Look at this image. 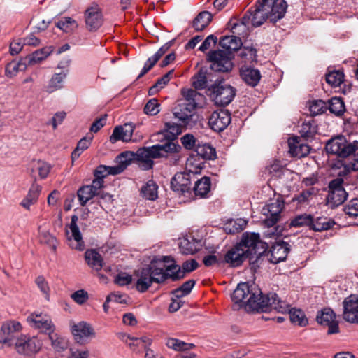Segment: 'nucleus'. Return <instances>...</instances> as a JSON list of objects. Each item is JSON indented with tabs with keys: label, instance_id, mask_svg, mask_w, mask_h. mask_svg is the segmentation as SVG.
<instances>
[{
	"label": "nucleus",
	"instance_id": "680f3d73",
	"mask_svg": "<svg viewBox=\"0 0 358 358\" xmlns=\"http://www.w3.org/2000/svg\"><path fill=\"white\" fill-rule=\"evenodd\" d=\"M343 210L349 217H358V199H352L344 206Z\"/></svg>",
	"mask_w": 358,
	"mask_h": 358
},
{
	"label": "nucleus",
	"instance_id": "2eb2a0df",
	"mask_svg": "<svg viewBox=\"0 0 358 358\" xmlns=\"http://www.w3.org/2000/svg\"><path fill=\"white\" fill-rule=\"evenodd\" d=\"M192 176H194L192 172L177 173L171 181V189L176 192L184 194L189 192L191 189Z\"/></svg>",
	"mask_w": 358,
	"mask_h": 358
},
{
	"label": "nucleus",
	"instance_id": "5701e85b",
	"mask_svg": "<svg viewBox=\"0 0 358 358\" xmlns=\"http://www.w3.org/2000/svg\"><path fill=\"white\" fill-rule=\"evenodd\" d=\"M264 1L268 3L270 0H264ZM271 2L268 9V15H269V20L275 23L285 16L287 4L285 0H271Z\"/></svg>",
	"mask_w": 358,
	"mask_h": 358
},
{
	"label": "nucleus",
	"instance_id": "a878e982",
	"mask_svg": "<svg viewBox=\"0 0 358 358\" xmlns=\"http://www.w3.org/2000/svg\"><path fill=\"white\" fill-rule=\"evenodd\" d=\"M194 110L193 105L181 103L174 108L173 115L183 126H187L193 116Z\"/></svg>",
	"mask_w": 358,
	"mask_h": 358
},
{
	"label": "nucleus",
	"instance_id": "9d476101",
	"mask_svg": "<svg viewBox=\"0 0 358 358\" xmlns=\"http://www.w3.org/2000/svg\"><path fill=\"white\" fill-rule=\"evenodd\" d=\"M21 324L16 320H7L2 323L0 329V343L13 346L18 334L22 331Z\"/></svg>",
	"mask_w": 358,
	"mask_h": 358
},
{
	"label": "nucleus",
	"instance_id": "8fccbe9b",
	"mask_svg": "<svg viewBox=\"0 0 358 358\" xmlns=\"http://www.w3.org/2000/svg\"><path fill=\"white\" fill-rule=\"evenodd\" d=\"M166 345L176 351L188 350L194 347V345L192 343H187L179 339L173 338H169L166 340Z\"/></svg>",
	"mask_w": 358,
	"mask_h": 358
},
{
	"label": "nucleus",
	"instance_id": "c9c22d12",
	"mask_svg": "<svg viewBox=\"0 0 358 358\" xmlns=\"http://www.w3.org/2000/svg\"><path fill=\"white\" fill-rule=\"evenodd\" d=\"M182 94L185 99L183 103L185 104L193 105L194 109L198 106L199 102L203 99V96L201 94L192 89H183Z\"/></svg>",
	"mask_w": 358,
	"mask_h": 358
},
{
	"label": "nucleus",
	"instance_id": "0eeeda50",
	"mask_svg": "<svg viewBox=\"0 0 358 358\" xmlns=\"http://www.w3.org/2000/svg\"><path fill=\"white\" fill-rule=\"evenodd\" d=\"M211 97L217 106L229 105L236 95V90L224 80L215 82L210 87Z\"/></svg>",
	"mask_w": 358,
	"mask_h": 358
},
{
	"label": "nucleus",
	"instance_id": "a211bd4d",
	"mask_svg": "<svg viewBox=\"0 0 358 358\" xmlns=\"http://www.w3.org/2000/svg\"><path fill=\"white\" fill-rule=\"evenodd\" d=\"M343 318L351 323H358V296L350 295L343 301Z\"/></svg>",
	"mask_w": 358,
	"mask_h": 358
},
{
	"label": "nucleus",
	"instance_id": "f03ea898",
	"mask_svg": "<svg viewBox=\"0 0 358 358\" xmlns=\"http://www.w3.org/2000/svg\"><path fill=\"white\" fill-rule=\"evenodd\" d=\"M172 261L169 256L162 259H155L148 265L134 271V275L136 278V289L141 293L146 292L153 283H162L169 278L167 271L171 269L166 267V262Z\"/></svg>",
	"mask_w": 358,
	"mask_h": 358
},
{
	"label": "nucleus",
	"instance_id": "49530a36",
	"mask_svg": "<svg viewBox=\"0 0 358 358\" xmlns=\"http://www.w3.org/2000/svg\"><path fill=\"white\" fill-rule=\"evenodd\" d=\"M48 338L51 341L52 347L57 352H60L67 348L68 344L66 340L59 336L55 331L48 334Z\"/></svg>",
	"mask_w": 358,
	"mask_h": 358
},
{
	"label": "nucleus",
	"instance_id": "393cba45",
	"mask_svg": "<svg viewBox=\"0 0 358 358\" xmlns=\"http://www.w3.org/2000/svg\"><path fill=\"white\" fill-rule=\"evenodd\" d=\"M289 252V245L287 243L284 241L275 243L269 251L271 255L270 262L273 264H277L285 260Z\"/></svg>",
	"mask_w": 358,
	"mask_h": 358
},
{
	"label": "nucleus",
	"instance_id": "ddd939ff",
	"mask_svg": "<svg viewBox=\"0 0 358 358\" xmlns=\"http://www.w3.org/2000/svg\"><path fill=\"white\" fill-rule=\"evenodd\" d=\"M170 259L172 261H168V262H166V267H171V269L167 271V273L169 278H171L173 280H178L183 278L186 273L193 271L198 267L197 262L195 259H191L190 261H186L182 264V269L181 270L178 265L174 264V260L171 257Z\"/></svg>",
	"mask_w": 358,
	"mask_h": 358
},
{
	"label": "nucleus",
	"instance_id": "c85d7f7f",
	"mask_svg": "<svg viewBox=\"0 0 358 358\" xmlns=\"http://www.w3.org/2000/svg\"><path fill=\"white\" fill-rule=\"evenodd\" d=\"M241 45L240 38L234 35L223 36L220 41V45L223 48L222 50L231 52L232 56L233 52L238 50Z\"/></svg>",
	"mask_w": 358,
	"mask_h": 358
},
{
	"label": "nucleus",
	"instance_id": "052dcab7",
	"mask_svg": "<svg viewBox=\"0 0 358 358\" xmlns=\"http://www.w3.org/2000/svg\"><path fill=\"white\" fill-rule=\"evenodd\" d=\"M344 74L339 71H334L326 76V81L333 87H338L343 83Z\"/></svg>",
	"mask_w": 358,
	"mask_h": 358
},
{
	"label": "nucleus",
	"instance_id": "79ce46f5",
	"mask_svg": "<svg viewBox=\"0 0 358 358\" xmlns=\"http://www.w3.org/2000/svg\"><path fill=\"white\" fill-rule=\"evenodd\" d=\"M212 20V15L208 11L201 12L194 20L193 27L196 31L204 29Z\"/></svg>",
	"mask_w": 358,
	"mask_h": 358
},
{
	"label": "nucleus",
	"instance_id": "f8f14e48",
	"mask_svg": "<svg viewBox=\"0 0 358 358\" xmlns=\"http://www.w3.org/2000/svg\"><path fill=\"white\" fill-rule=\"evenodd\" d=\"M271 1L265 3L264 0H259L257 3L254 10L250 9L245 14L250 16V24L252 27L261 26L267 19L269 20L268 15V9L271 5Z\"/></svg>",
	"mask_w": 358,
	"mask_h": 358
},
{
	"label": "nucleus",
	"instance_id": "3c124183",
	"mask_svg": "<svg viewBox=\"0 0 358 358\" xmlns=\"http://www.w3.org/2000/svg\"><path fill=\"white\" fill-rule=\"evenodd\" d=\"M313 222V216L306 213L296 215L290 222V226L294 227H309Z\"/></svg>",
	"mask_w": 358,
	"mask_h": 358
},
{
	"label": "nucleus",
	"instance_id": "864d4df0",
	"mask_svg": "<svg viewBox=\"0 0 358 358\" xmlns=\"http://www.w3.org/2000/svg\"><path fill=\"white\" fill-rule=\"evenodd\" d=\"M299 133L301 136L305 138L313 137V136L317 133V127L315 122L313 120L303 122L301 126Z\"/></svg>",
	"mask_w": 358,
	"mask_h": 358
},
{
	"label": "nucleus",
	"instance_id": "20e7f679",
	"mask_svg": "<svg viewBox=\"0 0 358 358\" xmlns=\"http://www.w3.org/2000/svg\"><path fill=\"white\" fill-rule=\"evenodd\" d=\"M237 244L249 257L251 264L258 263L267 250L266 244L260 240L259 234L256 233L243 234L240 242Z\"/></svg>",
	"mask_w": 358,
	"mask_h": 358
},
{
	"label": "nucleus",
	"instance_id": "4c0bfd02",
	"mask_svg": "<svg viewBox=\"0 0 358 358\" xmlns=\"http://www.w3.org/2000/svg\"><path fill=\"white\" fill-rule=\"evenodd\" d=\"M327 103V110L336 116H341L345 111V103L341 98L333 97Z\"/></svg>",
	"mask_w": 358,
	"mask_h": 358
},
{
	"label": "nucleus",
	"instance_id": "dca6fc26",
	"mask_svg": "<svg viewBox=\"0 0 358 358\" xmlns=\"http://www.w3.org/2000/svg\"><path fill=\"white\" fill-rule=\"evenodd\" d=\"M231 122V115L227 110L213 112L209 117V126L215 131L224 130Z\"/></svg>",
	"mask_w": 358,
	"mask_h": 358
},
{
	"label": "nucleus",
	"instance_id": "6e6552de",
	"mask_svg": "<svg viewBox=\"0 0 358 358\" xmlns=\"http://www.w3.org/2000/svg\"><path fill=\"white\" fill-rule=\"evenodd\" d=\"M233 56L231 52L224 50L209 52L208 59L210 62V69L216 72H229L233 69Z\"/></svg>",
	"mask_w": 358,
	"mask_h": 358
},
{
	"label": "nucleus",
	"instance_id": "de8ad7c7",
	"mask_svg": "<svg viewBox=\"0 0 358 358\" xmlns=\"http://www.w3.org/2000/svg\"><path fill=\"white\" fill-rule=\"evenodd\" d=\"M119 164L113 166H108L110 171L109 175H117L122 173L130 164L131 159L127 158L126 153H122L118 157Z\"/></svg>",
	"mask_w": 358,
	"mask_h": 358
},
{
	"label": "nucleus",
	"instance_id": "423d86ee",
	"mask_svg": "<svg viewBox=\"0 0 358 358\" xmlns=\"http://www.w3.org/2000/svg\"><path fill=\"white\" fill-rule=\"evenodd\" d=\"M43 343L38 336L21 335L13 346L16 352L23 356L34 357L41 349Z\"/></svg>",
	"mask_w": 358,
	"mask_h": 358
},
{
	"label": "nucleus",
	"instance_id": "7ed1b4c3",
	"mask_svg": "<svg viewBox=\"0 0 358 358\" xmlns=\"http://www.w3.org/2000/svg\"><path fill=\"white\" fill-rule=\"evenodd\" d=\"M180 150L181 147L179 145L167 141L164 144L138 149L135 154V159L139 162L143 169L148 170L153 166V159L167 157L168 154L178 153Z\"/></svg>",
	"mask_w": 358,
	"mask_h": 358
},
{
	"label": "nucleus",
	"instance_id": "774afa93",
	"mask_svg": "<svg viewBox=\"0 0 358 358\" xmlns=\"http://www.w3.org/2000/svg\"><path fill=\"white\" fill-rule=\"evenodd\" d=\"M71 298L76 303L82 305L88 300L89 296L84 289H79L71 294Z\"/></svg>",
	"mask_w": 358,
	"mask_h": 358
},
{
	"label": "nucleus",
	"instance_id": "39448f33",
	"mask_svg": "<svg viewBox=\"0 0 358 358\" xmlns=\"http://www.w3.org/2000/svg\"><path fill=\"white\" fill-rule=\"evenodd\" d=\"M284 207V202L277 199L263 208L262 213L266 217L264 223L268 228L264 233L265 236L273 237L278 234L275 225L280 221Z\"/></svg>",
	"mask_w": 358,
	"mask_h": 358
},
{
	"label": "nucleus",
	"instance_id": "603ef678",
	"mask_svg": "<svg viewBox=\"0 0 358 358\" xmlns=\"http://www.w3.org/2000/svg\"><path fill=\"white\" fill-rule=\"evenodd\" d=\"M173 73V69L170 70L162 78H159L155 84L149 89V94H154L157 93L159 90L162 89L170 81Z\"/></svg>",
	"mask_w": 358,
	"mask_h": 358
},
{
	"label": "nucleus",
	"instance_id": "58836bf2",
	"mask_svg": "<svg viewBox=\"0 0 358 358\" xmlns=\"http://www.w3.org/2000/svg\"><path fill=\"white\" fill-rule=\"evenodd\" d=\"M27 60L22 59L19 61H12L6 66V75L13 78L15 76L19 71H24L27 69Z\"/></svg>",
	"mask_w": 358,
	"mask_h": 358
},
{
	"label": "nucleus",
	"instance_id": "13d9d810",
	"mask_svg": "<svg viewBox=\"0 0 358 358\" xmlns=\"http://www.w3.org/2000/svg\"><path fill=\"white\" fill-rule=\"evenodd\" d=\"M194 285L195 281L194 280H189L185 282L180 287L176 289L173 294L178 299L182 298L190 293Z\"/></svg>",
	"mask_w": 358,
	"mask_h": 358
},
{
	"label": "nucleus",
	"instance_id": "09e8293b",
	"mask_svg": "<svg viewBox=\"0 0 358 358\" xmlns=\"http://www.w3.org/2000/svg\"><path fill=\"white\" fill-rule=\"evenodd\" d=\"M92 136H85L79 141L76 148L71 153V159L73 161L78 159L81 153L89 148L92 143Z\"/></svg>",
	"mask_w": 358,
	"mask_h": 358
},
{
	"label": "nucleus",
	"instance_id": "a19ab883",
	"mask_svg": "<svg viewBox=\"0 0 358 358\" xmlns=\"http://www.w3.org/2000/svg\"><path fill=\"white\" fill-rule=\"evenodd\" d=\"M238 56L244 63H252L257 60V50L251 46H243L238 49Z\"/></svg>",
	"mask_w": 358,
	"mask_h": 358
},
{
	"label": "nucleus",
	"instance_id": "338daca9",
	"mask_svg": "<svg viewBox=\"0 0 358 358\" xmlns=\"http://www.w3.org/2000/svg\"><path fill=\"white\" fill-rule=\"evenodd\" d=\"M207 78L203 72H199L194 78L192 85L195 89H204L206 87Z\"/></svg>",
	"mask_w": 358,
	"mask_h": 358
},
{
	"label": "nucleus",
	"instance_id": "473e14b6",
	"mask_svg": "<svg viewBox=\"0 0 358 358\" xmlns=\"http://www.w3.org/2000/svg\"><path fill=\"white\" fill-rule=\"evenodd\" d=\"M210 187V178L209 177L204 176L195 182L193 190L196 196L205 197L209 193Z\"/></svg>",
	"mask_w": 358,
	"mask_h": 358
},
{
	"label": "nucleus",
	"instance_id": "0e129e2a",
	"mask_svg": "<svg viewBox=\"0 0 358 358\" xmlns=\"http://www.w3.org/2000/svg\"><path fill=\"white\" fill-rule=\"evenodd\" d=\"M34 168L38 171L40 178L44 179L49 174L51 166L47 162L38 161L34 164Z\"/></svg>",
	"mask_w": 358,
	"mask_h": 358
},
{
	"label": "nucleus",
	"instance_id": "6e6d98bb",
	"mask_svg": "<svg viewBox=\"0 0 358 358\" xmlns=\"http://www.w3.org/2000/svg\"><path fill=\"white\" fill-rule=\"evenodd\" d=\"M309 110L313 116L323 114L327 110V103L320 99L313 101L310 103Z\"/></svg>",
	"mask_w": 358,
	"mask_h": 358
},
{
	"label": "nucleus",
	"instance_id": "f704fd0d",
	"mask_svg": "<svg viewBox=\"0 0 358 358\" xmlns=\"http://www.w3.org/2000/svg\"><path fill=\"white\" fill-rule=\"evenodd\" d=\"M334 224V220L326 217H318L315 219L313 217L310 229L315 231H322L331 229Z\"/></svg>",
	"mask_w": 358,
	"mask_h": 358
},
{
	"label": "nucleus",
	"instance_id": "c03bdc74",
	"mask_svg": "<svg viewBox=\"0 0 358 358\" xmlns=\"http://www.w3.org/2000/svg\"><path fill=\"white\" fill-rule=\"evenodd\" d=\"M157 184L153 180H149L141 187V194L143 197L149 200H155L157 198Z\"/></svg>",
	"mask_w": 358,
	"mask_h": 358
},
{
	"label": "nucleus",
	"instance_id": "a18cd8bd",
	"mask_svg": "<svg viewBox=\"0 0 358 358\" xmlns=\"http://www.w3.org/2000/svg\"><path fill=\"white\" fill-rule=\"evenodd\" d=\"M97 194L89 185H84L80 187L77 192V196L82 206H85Z\"/></svg>",
	"mask_w": 358,
	"mask_h": 358
},
{
	"label": "nucleus",
	"instance_id": "e2e57ef3",
	"mask_svg": "<svg viewBox=\"0 0 358 358\" xmlns=\"http://www.w3.org/2000/svg\"><path fill=\"white\" fill-rule=\"evenodd\" d=\"M144 112L150 115L158 114L159 112V103L158 101L155 98L149 100L144 107Z\"/></svg>",
	"mask_w": 358,
	"mask_h": 358
},
{
	"label": "nucleus",
	"instance_id": "4468645a",
	"mask_svg": "<svg viewBox=\"0 0 358 358\" xmlns=\"http://www.w3.org/2000/svg\"><path fill=\"white\" fill-rule=\"evenodd\" d=\"M27 320L31 327L45 334L55 331V326L47 315L34 313L27 317Z\"/></svg>",
	"mask_w": 358,
	"mask_h": 358
},
{
	"label": "nucleus",
	"instance_id": "f3484780",
	"mask_svg": "<svg viewBox=\"0 0 358 358\" xmlns=\"http://www.w3.org/2000/svg\"><path fill=\"white\" fill-rule=\"evenodd\" d=\"M87 29L90 31H96L103 24V16L100 8L96 5L88 8L85 13Z\"/></svg>",
	"mask_w": 358,
	"mask_h": 358
},
{
	"label": "nucleus",
	"instance_id": "4d7b16f0",
	"mask_svg": "<svg viewBox=\"0 0 358 358\" xmlns=\"http://www.w3.org/2000/svg\"><path fill=\"white\" fill-rule=\"evenodd\" d=\"M246 224L247 221L243 219L231 220L225 225L224 229L230 234H235L243 230Z\"/></svg>",
	"mask_w": 358,
	"mask_h": 358
},
{
	"label": "nucleus",
	"instance_id": "2f4dec72",
	"mask_svg": "<svg viewBox=\"0 0 358 358\" xmlns=\"http://www.w3.org/2000/svg\"><path fill=\"white\" fill-rule=\"evenodd\" d=\"M87 264L94 271H99L103 268V259L95 250H88L85 253Z\"/></svg>",
	"mask_w": 358,
	"mask_h": 358
},
{
	"label": "nucleus",
	"instance_id": "4be33fe9",
	"mask_svg": "<svg viewBox=\"0 0 358 358\" xmlns=\"http://www.w3.org/2000/svg\"><path fill=\"white\" fill-rule=\"evenodd\" d=\"M247 259H249V257L238 244L228 250L224 256L225 262L233 267L241 266Z\"/></svg>",
	"mask_w": 358,
	"mask_h": 358
},
{
	"label": "nucleus",
	"instance_id": "5fc2aeb1",
	"mask_svg": "<svg viewBox=\"0 0 358 358\" xmlns=\"http://www.w3.org/2000/svg\"><path fill=\"white\" fill-rule=\"evenodd\" d=\"M56 26L63 30L64 31L68 33L73 31L78 27L77 22L70 17H64L62 18L56 24Z\"/></svg>",
	"mask_w": 358,
	"mask_h": 358
},
{
	"label": "nucleus",
	"instance_id": "7c9ffc66",
	"mask_svg": "<svg viewBox=\"0 0 358 358\" xmlns=\"http://www.w3.org/2000/svg\"><path fill=\"white\" fill-rule=\"evenodd\" d=\"M241 78L249 85L256 86L260 80L261 74L259 70L252 68H241L240 70Z\"/></svg>",
	"mask_w": 358,
	"mask_h": 358
},
{
	"label": "nucleus",
	"instance_id": "c756f323",
	"mask_svg": "<svg viewBox=\"0 0 358 358\" xmlns=\"http://www.w3.org/2000/svg\"><path fill=\"white\" fill-rule=\"evenodd\" d=\"M53 51V46L44 47L27 56L24 60H27L29 65H33L45 59Z\"/></svg>",
	"mask_w": 358,
	"mask_h": 358
},
{
	"label": "nucleus",
	"instance_id": "bb28decb",
	"mask_svg": "<svg viewBox=\"0 0 358 358\" xmlns=\"http://www.w3.org/2000/svg\"><path fill=\"white\" fill-rule=\"evenodd\" d=\"M42 187L34 182L29 188L25 197L20 201V206L27 210H29L32 205L37 203Z\"/></svg>",
	"mask_w": 358,
	"mask_h": 358
},
{
	"label": "nucleus",
	"instance_id": "aec40b11",
	"mask_svg": "<svg viewBox=\"0 0 358 358\" xmlns=\"http://www.w3.org/2000/svg\"><path fill=\"white\" fill-rule=\"evenodd\" d=\"M336 315L334 311L330 308H324L320 313L317 315V322L324 326H327L328 334H336L338 332V324L335 321Z\"/></svg>",
	"mask_w": 358,
	"mask_h": 358
},
{
	"label": "nucleus",
	"instance_id": "412c9836",
	"mask_svg": "<svg viewBox=\"0 0 358 358\" xmlns=\"http://www.w3.org/2000/svg\"><path fill=\"white\" fill-rule=\"evenodd\" d=\"M71 331L76 340L82 343L86 342L87 338L95 336V332L92 326L83 321L73 324Z\"/></svg>",
	"mask_w": 358,
	"mask_h": 358
},
{
	"label": "nucleus",
	"instance_id": "b1692460",
	"mask_svg": "<svg viewBox=\"0 0 358 358\" xmlns=\"http://www.w3.org/2000/svg\"><path fill=\"white\" fill-rule=\"evenodd\" d=\"M134 126L131 123L124 124L123 126H117L110 136V141L115 143L118 141L129 142L131 140Z\"/></svg>",
	"mask_w": 358,
	"mask_h": 358
},
{
	"label": "nucleus",
	"instance_id": "69168bd1",
	"mask_svg": "<svg viewBox=\"0 0 358 358\" xmlns=\"http://www.w3.org/2000/svg\"><path fill=\"white\" fill-rule=\"evenodd\" d=\"M36 284L37 285V287L41 290V292L45 296V298L47 300H49L50 289L49 287L48 282L45 280L44 277H37L36 279Z\"/></svg>",
	"mask_w": 358,
	"mask_h": 358
},
{
	"label": "nucleus",
	"instance_id": "72a5a7b5",
	"mask_svg": "<svg viewBox=\"0 0 358 358\" xmlns=\"http://www.w3.org/2000/svg\"><path fill=\"white\" fill-rule=\"evenodd\" d=\"M229 25L233 34L238 36L247 34L250 25V16H248V14H245L240 22H234L230 21Z\"/></svg>",
	"mask_w": 358,
	"mask_h": 358
},
{
	"label": "nucleus",
	"instance_id": "f257e3e1",
	"mask_svg": "<svg viewBox=\"0 0 358 358\" xmlns=\"http://www.w3.org/2000/svg\"><path fill=\"white\" fill-rule=\"evenodd\" d=\"M231 299L235 303L248 306L252 310L270 312L275 310L282 313H287L292 323L301 327L308 324L301 310L290 309L287 302L280 300L275 293L262 295L261 289L255 284L239 283L231 295Z\"/></svg>",
	"mask_w": 358,
	"mask_h": 358
},
{
	"label": "nucleus",
	"instance_id": "6ab92c4d",
	"mask_svg": "<svg viewBox=\"0 0 358 358\" xmlns=\"http://www.w3.org/2000/svg\"><path fill=\"white\" fill-rule=\"evenodd\" d=\"M78 220V218L76 215H73L71 217V223L69 224L71 236H69V232H67L68 240L69 242V246L73 249L83 250L85 249V244L79 228L77 225Z\"/></svg>",
	"mask_w": 358,
	"mask_h": 358
},
{
	"label": "nucleus",
	"instance_id": "ea45409f",
	"mask_svg": "<svg viewBox=\"0 0 358 358\" xmlns=\"http://www.w3.org/2000/svg\"><path fill=\"white\" fill-rule=\"evenodd\" d=\"M67 72L62 71L58 73H55L49 81L48 85L46 86V92L52 93L62 87V83L64 79L66 77Z\"/></svg>",
	"mask_w": 358,
	"mask_h": 358
},
{
	"label": "nucleus",
	"instance_id": "cd10ccee",
	"mask_svg": "<svg viewBox=\"0 0 358 358\" xmlns=\"http://www.w3.org/2000/svg\"><path fill=\"white\" fill-rule=\"evenodd\" d=\"M288 145L290 154L296 157H305L310 152V147L306 144L301 143L297 137L289 138Z\"/></svg>",
	"mask_w": 358,
	"mask_h": 358
},
{
	"label": "nucleus",
	"instance_id": "37998d69",
	"mask_svg": "<svg viewBox=\"0 0 358 358\" xmlns=\"http://www.w3.org/2000/svg\"><path fill=\"white\" fill-rule=\"evenodd\" d=\"M195 151L197 155L204 159H214L216 157L215 149L210 144L198 143L196 146Z\"/></svg>",
	"mask_w": 358,
	"mask_h": 358
},
{
	"label": "nucleus",
	"instance_id": "e433bc0d",
	"mask_svg": "<svg viewBox=\"0 0 358 358\" xmlns=\"http://www.w3.org/2000/svg\"><path fill=\"white\" fill-rule=\"evenodd\" d=\"M179 246L182 254H194L200 250L201 243L194 238H183L180 241Z\"/></svg>",
	"mask_w": 358,
	"mask_h": 358
},
{
	"label": "nucleus",
	"instance_id": "9b49d317",
	"mask_svg": "<svg viewBox=\"0 0 358 358\" xmlns=\"http://www.w3.org/2000/svg\"><path fill=\"white\" fill-rule=\"evenodd\" d=\"M343 183L342 178H336L330 182L327 198L329 204L338 206L346 200L348 194L343 187Z\"/></svg>",
	"mask_w": 358,
	"mask_h": 358
},
{
	"label": "nucleus",
	"instance_id": "1a4fd4ad",
	"mask_svg": "<svg viewBox=\"0 0 358 358\" xmlns=\"http://www.w3.org/2000/svg\"><path fill=\"white\" fill-rule=\"evenodd\" d=\"M325 149L327 153L342 158H345L354 153L352 143L348 142L345 138L341 136L328 141Z\"/></svg>",
	"mask_w": 358,
	"mask_h": 358
},
{
	"label": "nucleus",
	"instance_id": "bf43d9fd",
	"mask_svg": "<svg viewBox=\"0 0 358 358\" xmlns=\"http://www.w3.org/2000/svg\"><path fill=\"white\" fill-rule=\"evenodd\" d=\"M39 233V241L41 243L46 244L50 247L55 248V238L49 231L43 229L42 226L38 227Z\"/></svg>",
	"mask_w": 358,
	"mask_h": 358
}]
</instances>
